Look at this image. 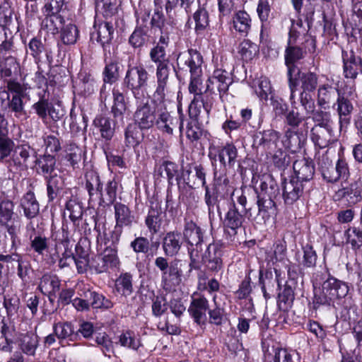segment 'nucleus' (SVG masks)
<instances>
[{"instance_id":"f03ea898","label":"nucleus","mask_w":362,"mask_h":362,"mask_svg":"<svg viewBox=\"0 0 362 362\" xmlns=\"http://www.w3.org/2000/svg\"><path fill=\"white\" fill-rule=\"evenodd\" d=\"M156 267L161 272V286L165 291L175 290L182 277V262L174 259L168 262L163 257H158L155 259Z\"/></svg>"},{"instance_id":"9d476101","label":"nucleus","mask_w":362,"mask_h":362,"mask_svg":"<svg viewBox=\"0 0 362 362\" xmlns=\"http://www.w3.org/2000/svg\"><path fill=\"white\" fill-rule=\"evenodd\" d=\"M215 82H218L217 90L219 92L220 97L221 98L223 94L228 91L229 86L231 83L228 73L222 69H216L213 74L209 77L205 90L211 95L215 94Z\"/></svg>"},{"instance_id":"c756f323","label":"nucleus","mask_w":362,"mask_h":362,"mask_svg":"<svg viewBox=\"0 0 362 362\" xmlns=\"http://www.w3.org/2000/svg\"><path fill=\"white\" fill-rule=\"evenodd\" d=\"M95 28L97 29V41L100 43L104 49H107L113 38L114 28L109 22H102Z\"/></svg>"},{"instance_id":"5fc2aeb1","label":"nucleus","mask_w":362,"mask_h":362,"mask_svg":"<svg viewBox=\"0 0 362 362\" xmlns=\"http://www.w3.org/2000/svg\"><path fill=\"white\" fill-rule=\"evenodd\" d=\"M54 333L59 339H65L73 336L74 330L69 322H58L53 327Z\"/></svg>"},{"instance_id":"052dcab7","label":"nucleus","mask_w":362,"mask_h":362,"mask_svg":"<svg viewBox=\"0 0 362 362\" xmlns=\"http://www.w3.org/2000/svg\"><path fill=\"white\" fill-rule=\"evenodd\" d=\"M4 305L8 315L13 316L18 312L20 305V299L15 294L11 296L7 295L4 297Z\"/></svg>"},{"instance_id":"5701e85b","label":"nucleus","mask_w":362,"mask_h":362,"mask_svg":"<svg viewBox=\"0 0 362 362\" xmlns=\"http://www.w3.org/2000/svg\"><path fill=\"white\" fill-rule=\"evenodd\" d=\"M293 168L296 176V179L300 182L308 181L313 177L315 168L311 160L302 158L293 163Z\"/></svg>"},{"instance_id":"bb28decb","label":"nucleus","mask_w":362,"mask_h":362,"mask_svg":"<svg viewBox=\"0 0 362 362\" xmlns=\"http://www.w3.org/2000/svg\"><path fill=\"white\" fill-rule=\"evenodd\" d=\"M21 206L26 218L31 219L36 217L40 212L39 203L33 192H28L21 199Z\"/></svg>"},{"instance_id":"a19ab883","label":"nucleus","mask_w":362,"mask_h":362,"mask_svg":"<svg viewBox=\"0 0 362 362\" xmlns=\"http://www.w3.org/2000/svg\"><path fill=\"white\" fill-rule=\"evenodd\" d=\"M258 52L259 48L257 45L249 40H244L240 43L238 47V52L242 59L245 62L252 60L257 54Z\"/></svg>"},{"instance_id":"a211bd4d","label":"nucleus","mask_w":362,"mask_h":362,"mask_svg":"<svg viewBox=\"0 0 362 362\" xmlns=\"http://www.w3.org/2000/svg\"><path fill=\"white\" fill-rule=\"evenodd\" d=\"M24 97L11 96L10 99L9 93H0V101L1 102V108L6 110L7 107L14 113V117L18 119L26 117V112L24 108L23 98Z\"/></svg>"},{"instance_id":"49530a36","label":"nucleus","mask_w":362,"mask_h":362,"mask_svg":"<svg viewBox=\"0 0 362 362\" xmlns=\"http://www.w3.org/2000/svg\"><path fill=\"white\" fill-rule=\"evenodd\" d=\"M37 344L38 337L33 333L25 334L21 339L22 351L28 355L33 356L35 354Z\"/></svg>"},{"instance_id":"37998d69","label":"nucleus","mask_w":362,"mask_h":362,"mask_svg":"<svg viewBox=\"0 0 362 362\" xmlns=\"http://www.w3.org/2000/svg\"><path fill=\"white\" fill-rule=\"evenodd\" d=\"M83 154L81 148L75 144H70L66 147L65 158L73 168H76L82 159Z\"/></svg>"},{"instance_id":"c03bdc74","label":"nucleus","mask_w":362,"mask_h":362,"mask_svg":"<svg viewBox=\"0 0 362 362\" xmlns=\"http://www.w3.org/2000/svg\"><path fill=\"white\" fill-rule=\"evenodd\" d=\"M307 32L308 25H305L301 19L292 21L289 32L288 44L294 43L300 37L305 35Z\"/></svg>"},{"instance_id":"72a5a7b5","label":"nucleus","mask_w":362,"mask_h":362,"mask_svg":"<svg viewBox=\"0 0 362 362\" xmlns=\"http://www.w3.org/2000/svg\"><path fill=\"white\" fill-rule=\"evenodd\" d=\"M233 23L236 31L247 35L251 28L252 20L246 11H238L233 17Z\"/></svg>"},{"instance_id":"8fccbe9b","label":"nucleus","mask_w":362,"mask_h":362,"mask_svg":"<svg viewBox=\"0 0 362 362\" xmlns=\"http://www.w3.org/2000/svg\"><path fill=\"white\" fill-rule=\"evenodd\" d=\"M78 37L77 27L71 23L65 25L61 31V38L65 45H74Z\"/></svg>"},{"instance_id":"7c9ffc66","label":"nucleus","mask_w":362,"mask_h":362,"mask_svg":"<svg viewBox=\"0 0 362 362\" xmlns=\"http://www.w3.org/2000/svg\"><path fill=\"white\" fill-rule=\"evenodd\" d=\"M113 105L111 108V112L115 118L123 119V116L127 111V105L125 102L124 96L120 92L118 88L112 89Z\"/></svg>"},{"instance_id":"3c124183","label":"nucleus","mask_w":362,"mask_h":362,"mask_svg":"<svg viewBox=\"0 0 362 362\" xmlns=\"http://www.w3.org/2000/svg\"><path fill=\"white\" fill-rule=\"evenodd\" d=\"M31 151L32 148L28 144L17 146L13 156V161L18 166L25 165Z\"/></svg>"},{"instance_id":"79ce46f5","label":"nucleus","mask_w":362,"mask_h":362,"mask_svg":"<svg viewBox=\"0 0 362 362\" xmlns=\"http://www.w3.org/2000/svg\"><path fill=\"white\" fill-rule=\"evenodd\" d=\"M267 359L268 362H294L291 353L281 347H273Z\"/></svg>"},{"instance_id":"7ed1b4c3","label":"nucleus","mask_w":362,"mask_h":362,"mask_svg":"<svg viewBox=\"0 0 362 362\" xmlns=\"http://www.w3.org/2000/svg\"><path fill=\"white\" fill-rule=\"evenodd\" d=\"M322 177L328 182H336L341 180L346 182L350 177V170L348 162L344 156L339 158L333 166L332 160L327 153L323 154L318 161Z\"/></svg>"},{"instance_id":"9b49d317","label":"nucleus","mask_w":362,"mask_h":362,"mask_svg":"<svg viewBox=\"0 0 362 362\" xmlns=\"http://www.w3.org/2000/svg\"><path fill=\"white\" fill-rule=\"evenodd\" d=\"M343 74L346 78L354 80L362 71V59L353 50L342 51Z\"/></svg>"},{"instance_id":"f704fd0d","label":"nucleus","mask_w":362,"mask_h":362,"mask_svg":"<svg viewBox=\"0 0 362 362\" xmlns=\"http://www.w3.org/2000/svg\"><path fill=\"white\" fill-rule=\"evenodd\" d=\"M60 281L55 275L44 274L40 280L38 288L45 295L55 293L59 289Z\"/></svg>"},{"instance_id":"13d9d810","label":"nucleus","mask_w":362,"mask_h":362,"mask_svg":"<svg viewBox=\"0 0 362 362\" xmlns=\"http://www.w3.org/2000/svg\"><path fill=\"white\" fill-rule=\"evenodd\" d=\"M95 342L100 347L104 355L107 356L113 351V343L106 333H99L95 337Z\"/></svg>"},{"instance_id":"864d4df0","label":"nucleus","mask_w":362,"mask_h":362,"mask_svg":"<svg viewBox=\"0 0 362 362\" xmlns=\"http://www.w3.org/2000/svg\"><path fill=\"white\" fill-rule=\"evenodd\" d=\"M256 93L262 100H268L271 95H273V90L270 81L266 77H261L259 81Z\"/></svg>"},{"instance_id":"bf43d9fd","label":"nucleus","mask_w":362,"mask_h":362,"mask_svg":"<svg viewBox=\"0 0 362 362\" xmlns=\"http://www.w3.org/2000/svg\"><path fill=\"white\" fill-rule=\"evenodd\" d=\"M104 81L108 83H112L116 81L119 77V66L115 62L107 64L104 71Z\"/></svg>"},{"instance_id":"cd10ccee","label":"nucleus","mask_w":362,"mask_h":362,"mask_svg":"<svg viewBox=\"0 0 362 362\" xmlns=\"http://www.w3.org/2000/svg\"><path fill=\"white\" fill-rule=\"evenodd\" d=\"M184 238L192 247H200L202 242L201 228L193 221L187 222L183 232Z\"/></svg>"},{"instance_id":"4468645a","label":"nucleus","mask_w":362,"mask_h":362,"mask_svg":"<svg viewBox=\"0 0 362 362\" xmlns=\"http://www.w3.org/2000/svg\"><path fill=\"white\" fill-rule=\"evenodd\" d=\"M214 98L210 93L205 91V95L194 96L189 105L190 118L197 119L203 108L209 115L214 105Z\"/></svg>"},{"instance_id":"dca6fc26","label":"nucleus","mask_w":362,"mask_h":362,"mask_svg":"<svg viewBox=\"0 0 362 362\" xmlns=\"http://www.w3.org/2000/svg\"><path fill=\"white\" fill-rule=\"evenodd\" d=\"M169 74L170 66L168 63H160L156 66L157 87L154 95L158 100H163L168 90Z\"/></svg>"},{"instance_id":"6e6d98bb","label":"nucleus","mask_w":362,"mask_h":362,"mask_svg":"<svg viewBox=\"0 0 362 362\" xmlns=\"http://www.w3.org/2000/svg\"><path fill=\"white\" fill-rule=\"evenodd\" d=\"M14 205L10 200H3L0 203V223H7L16 215L13 213Z\"/></svg>"},{"instance_id":"2f4dec72","label":"nucleus","mask_w":362,"mask_h":362,"mask_svg":"<svg viewBox=\"0 0 362 362\" xmlns=\"http://www.w3.org/2000/svg\"><path fill=\"white\" fill-rule=\"evenodd\" d=\"M304 52L298 47L291 45L288 46L285 52V63L288 68V76H293L295 71V63L303 57Z\"/></svg>"},{"instance_id":"ddd939ff","label":"nucleus","mask_w":362,"mask_h":362,"mask_svg":"<svg viewBox=\"0 0 362 362\" xmlns=\"http://www.w3.org/2000/svg\"><path fill=\"white\" fill-rule=\"evenodd\" d=\"M222 244L213 243L209 245L204 255L205 262L209 270L217 272L223 267V251Z\"/></svg>"},{"instance_id":"6e6552de","label":"nucleus","mask_w":362,"mask_h":362,"mask_svg":"<svg viewBox=\"0 0 362 362\" xmlns=\"http://www.w3.org/2000/svg\"><path fill=\"white\" fill-rule=\"evenodd\" d=\"M177 66L180 69L189 71L191 76H202L203 59L196 49H188L177 57Z\"/></svg>"},{"instance_id":"e2e57ef3","label":"nucleus","mask_w":362,"mask_h":362,"mask_svg":"<svg viewBox=\"0 0 362 362\" xmlns=\"http://www.w3.org/2000/svg\"><path fill=\"white\" fill-rule=\"evenodd\" d=\"M303 264L306 267H313L316 265L317 256L313 247L308 244L303 247Z\"/></svg>"},{"instance_id":"09e8293b","label":"nucleus","mask_w":362,"mask_h":362,"mask_svg":"<svg viewBox=\"0 0 362 362\" xmlns=\"http://www.w3.org/2000/svg\"><path fill=\"white\" fill-rule=\"evenodd\" d=\"M64 3L65 0H45V5L42 8L44 16L47 18L58 15Z\"/></svg>"},{"instance_id":"ea45409f","label":"nucleus","mask_w":362,"mask_h":362,"mask_svg":"<svg viewBox=\"0 0 362 362\" xmlns=\"http://www.w3.org/2000/svg\"><path fill=\"white\" fill-rule=\"evenodd\" d=\"M93 124L98 128L103 138L110 140L114 135L115 129L112 127L110 119L99 116L95 117Z\"/></svg>"},{"instance_id":"f3484780","label":"nucleus","mask_w":362,"mask_h":362,"mask_svg":"<svg viewBox=\"0 0 362 362\" xmlns=\"http://www.w3.org/2000/svg\"><path fill=\"white\" fill-rule=\"evenodd\" d=\"M311 139L316 146L323 148L337 140L332 127L314 126L311 129Z\"/></svg>"},{"instance_id":"c9c22d12","label":"nucleus","mask_w":362,"mask_h":362,"mask_svg":"<svg viewBox=\"0 0 362 362\" xmlns=\"http://www.w3.org/2000/svg\"><path fill=\"white\" fill-rule=\"evenodd\" d=\"M298 83L302 88V92L311 93L313 92L318 84V78L316 74L307 71L300 72L298 71Z\"/></svg>"},{"instance_id":"774afa93","label":"nucleus","mask_w":362,"mask_h":362,"mask_svg":"<svg viewBox=\"0 0 362 362\" xmlns=\"http://www.w3.org/2000/svg\"><path fill=\"white\" fill-rule=\"evenodd\" d=\"M14 147L13 141L8 135L0 136V160L7 158Z\"/></svg>"},{"instance_id":"2eb2a0df","label":"nucleus","mask_w":362,"mask_h":362,"mask_svg":"<svg viewBox=\"0 0 362 362\" xmlns=\"http://www.w3.org/2000/svg\"><path fill=\"white\" fill-rule=\"evenodd\" d=\"M209 309V301L203 296L197 298L192 297L188 312L194 322L201 325H204L206 320V312Z\"/></svg>"},{"instance_id":"0e129e2a","label":"nucleus","mask_w":362,"mask_h":362,"mask_svg":"<svg viewBox=\"0 0 362 362\" xmlns=\"http://www.w3.org/2000/svg\"><path fill=\"white\" fill-rule=\"evenodd\" d=\"M90 297L92 298L91 305L94 308H111L113 303L101 294L89 291Z\"/></svg>"},{"instance_id":"20e7f679","label":"nucleus","mask_w":362,"mask_h":362,"mask_svg":"<svg viewBox=\"0 0 362 362\" xmlns=\"http://www.w3.org/2000/svg\"><path fill=\"white\" fill-rule=\"evenodd\" d=\"M148 76L143 64L128 66L123 83L132 91L135 101H141L144 97H147L142 88L147 85Z\"/></svg>"},{"instance_id":"6ab92c4d","label":"nucleus","mask_w":362,"mask_h":362,"mask_svg":"<svg viewBox=\"0 0 362 362\" xmlns=\"http://www.w3.org/2000/svg\"><path fill=\"white\" fill-rule=\"evenodd\" d=\"M346 196L349 197V202L353 204L362 201V181L358 180L349 187L342 186L335 192L334 197L336 200H341Z\"/></svg>"},{"instance_id":"69168bd1","label":"nucleus","mask_w":362,"mask_h":362,"mask_svg":"<svg viewBox=\"0 0 362 362\" xmlns=\"http://www.w3.org/2000/svg\"><path fill=\"white\" fill-rule=\"evenodd\" d=\"M31 270V266L28 260L23 258L18 260L17 275L22 281V284L25 285L29 281V274Z\"/></svg>"},{"instance_id":"473e14b6","label":"nucleus","mask_w":362,"mask_h":362,"mask_svg":"<svg viewBox=\"0 0 362 362\" xmlns=\"http://www.w3.org/2000/svg\"><path fill=\"white\" fill-rule=\"evenodd\" d=\"M55 164L56 159L54 156L49 154L44 155L37 161L38 168L41 170V173L46 179L57 177L55 172Z\"/></svg>"},{"instance_id":"f257e3e1","label":"nucleus","mask_w":362,"mask_h":362,"mask_svg":"<svg viewBox=\"0 0 362 362\" xmlns=\"http://www.w3.org/2000/svg\"><path fill=\"white\" fill-rule=\"evenodd\" d=\"M315 288V302L320 305H329L336 299L345 298L349 291L348 284L335 277L328 269L317 272L313 276Z\"/></svg>"},{"instance_id":"0eeeda50","label":"nucleus","mask_w":362,"mask_h":362,"mask_svg":"<svg viewBox=\"0 0 362 362\" xmlns=\"http://www.w3.org/2000/svg\"><path fill=\"white\" fill-rule=\"evenodd\" d=\"M148 100V97H144L141 101H136V110L134 113V121L140 130L149 129L156 123V111L151 107Z\"/></svg>"},{"instance_id":"393cba45","label":"nucleus","mask_w":362,"mask_h":362,"mask_svg":"<svg viewBox=\"0 0 362 362\" xmlns=\"http://www.w3.org/2000/svg\"><path fill=\"white\" fill-rule=\"evenodd\" d=\"M85 179L86 189L90 198H93L94 195H99L100 198H102L103 183L98 173L93 170H88L85 174Z\"/></svg>"},{"instance_id":"4be33fe9","label":"nucleus","mask_w":362,"mask_h":362,"mask_svg":"<svg viewBox=\"0 0 362 362\" xmlns=\"http://www.w3.org/2000/svg\"><path fill=\"white\" fill-rule=\"evenodd\" d=\"M339 90L332 84L325 83L320 85L317 89V103L322 108L326 109L329 104L341 94Z\"/></svg>"},{"instance_id":"4c0bfd02","label":"nucleus","mask_w":362,"mask_h":362,"mask_svg":"<svg viewBox=\"0 0 362 362\" xmlns=\"http://www.w3.org/2000/svg\"><path fill=\"white\" fill-rule=\"evenodd\" d=\"M115 288L124 296H130L133 292L132 275L129 273L120 274L115 281Z\"/></svg>"},{"instance_id":"58836bf2","label":"nucleus","mask_w":362,"mask_h":362,"mask_svg":"<svg viewBox=\"0 0 362 362\" xmlns=\"http://www.w3.org/2000/svg\"><path fill=\"white\" fill-rule=\"evenodd\" d=\"M119 343L122 346L132 350H137L141 346L140 338L130 330L123 332L119 334Z\"/></svg>"},{"instance_id":"39448f33","label":"nucleus","mask_w":362,"mask_h":362,"mask_svg":"<svg viewBox=\"0 0 362 362\" xmlns=\"http://www.w3.org/2000/svg\"><path fill=\"white\" fill-rule=\"evenodd\" d=\"M29 226L33 231L29 235L30 250L42 257L46 255L47 262L52 264H55L59 257V244L55 243L53 247H51L49 239L42 234L37 233L32 223L28 226V228Z\"/></svg>"},{"instance_id":"338daca9","label":"nucleus","mask_w":362,"mask_h":362,"mask_svg":"<svg viewBox=\"0 0 362 362\" xmlns=\"http://www.w3.org/2000/svg\"><path fill=\"white\" fill-rule=\"evenodd\" d=\"M149 55L151 59L156 64V66L160 63H168V60L165 59V47L163 45H157L151 49Z\"/></svg>"},{"instance_id":"423d86ee","label":"nucleus","mask_w":362,"mask_h":362,"mask_svg":"<svg viewBox=\"0 0 362 362\" xmlns=\"http://www.w3.org/2000/svg\"><path fill=\"white\" fill-rule=\"evenodd\" d=\"M209 157L213 161H219L224 168H233L238 158V149L233 143L216 146L211 144L209 147Z\"/></svg>"},{"instance_id":"de8ad7c7","label":"nucleus","mask_w":362,"mask_h":362,"mask_svg":"<svg viewBox=\"0 0 362 362\" xmlns=\"http://www.w3.org/2000/svg\"><path fill=\"white\" fill-rule=\"evenodd\" d=\"M137 125L129 124L124 132L126 145L135 147L140 143V132Z\"/></svg>"},{"instance_id":"1a4fd4ad","label":"nucleus","mask_w":362,"mask_h":362,"mask_svg":"<svg viewBox=\"0 0 362 362\" xmlns=\"http://www.w3.org/2000/svg\"><path fill=\"white\" fill-rule=\"evenodd\" d=\"M332 107L337 111L339 116V128L341 130L350 124L354 105L351 101L344 93L338 94L336 102Z\"/></svg>"},{"instance_id":"a878e982","label":"nucleus","mask_w":362,"mask_h":362,"mask_svg":"<svg viewBox=\"0 0 362 362\" xmlns=\"http://www.w3.org/2000/svg\"><path fill=\"white\" fill-rule=\"evenodd\" d=\"M181 235L178 232H169L163 240V249L168 256L177 255L181 247Z\"/></svg>"},{"instance_id":"e433bc0d","label":"nucleus","mask_w":362,"mask_h":362,"mask_svg":"<svg viewBox=\"0 0 362 362\" xmlns=\"http://www.w3.org/2000/svg\"><path fill=\"white\" fill-rule=\"evenodd\" d=\"M114 208L117 226H130L133 221V216L129 208L122 203H116Z\"/></svg>"},{"instance_id":"aec40b11","label":"nucleus","mask_w":362,"mask_h":362,"mask_svg":"<svg viewBox=\"0 0 362 362\" xmlns=\"http://www.w3.org/2000/svg\"><path fill=\"white\" fill-rule=\"evenodd\" d=\"M145 223L152 235L157 233L162 223V209L158 202H152L145 219Z\"/></svg>"},{"instance_id":"603ef678","label":"nucleus","mask_w":362,"mask_h":362,"mask_svg":"<svg viewBox=\"0 0 362 362\" xmlns=\"http://www.w3.org/2000/svg\"><path fill=\"white\" fill-rule=\"evenodd\" d=\"M346 242L351 244L353 249L356 250L362 246V230L352 227L349 228L346 233Z\"/></svg>"},{"instance_id":"f8f14e48","label":"nucleus","mask_w":362,"mask_h":362,"mask_svg":"<svg viewBox=\"0 0 362 362\" xmlns=\"http://www.w3.org/2000/svg\"><path fill=\"white\" fill-rule=\"evenodd\" d=\"M245 218V216L243 215L233 204L225 215L223 220L225 233L230 236H235L238 233V230L243 227Z\"/></svg>"},{"instance_id":"412c9836","label":"nucleus","mask_w":362,"mask_h":362,"mask_svg":"<svg viewBox=\"0 0 362 362\" xmlns=\"http://www.w3.org/2000/svg\"><path fill=\"white\" fill-rule=\"evenodd\" d=\"M303 184L293 177L283 182V197L286 203L291 204L297 201L303 193Z\"/></svg>"},{"instance_id":"b1692460","label":"nucleus","mask_w":362,"mask_h":362,"mask_svg":"<svg viewBox=\"0 0 362 362\" xmlns=\"http://www.w3.org/2000/svg\"><path fill=\"white\" fill-rule=\"evenodd\" d=\"M178 175V165L171 161H163L156 168L154 173V177L157 180L166 179L170 185H173V179L177 178Z\"/></svg>"},{"instance_id":"c85d7f7f","label":"nucleus","mask_w":362,"mask_h":362,"mask_svg":"<svg viewBox=\"0 0 362 362\" xmlns=\"http://www.w3.org/2000/svg\"><path fill=\"white\" fill-rule=\"evenodd\" d=\"M175 120L177 121L168 111L163 110L160 111L158 116L156 115L155 124L163 134L172 135L175 126Z\"/></svg>"},{"instance_id":"680f3d73","label":"nucleus","mask_w":362,"mask_h":362,"mask_svg":"<svg viewBox=\"0 0 362 362\" xmlns=\"http://www.w3.org/2000/svg\"><path fill=\"white\" fill-rule=\"evenodd\" d=\"M100 256L104 259L108 269L115 268L119 265V260L115 249L106 248Z\"/></svg>"},{"instance_id":"a18cd8bd","label":"nucleus","mask_w":362,"mask_h":362,"mask_svg":"<svg viewBox=\"0 0 362 362\" xmlns=\"http://www.w3.org/2000/svg\"><path fill=\"white\" fill-rule=\"evenodd\" d=\"M279 139V134L277 132L273 129H268L263 132L259 141V145L262 146L265 149L272 150L276 148Z\"/></svg>"},{"instance_id":"4d7b16f0","label":"nucleus","mask_w":362,"mask_h":362,"mask_svg":"<svg viewBox=\"0 0 362 362\" xmlns=\"http://www.w3.org/2000/svg\"><path fill=\"white\" fill-rule=\"evenodd\" d=\"M313 119L315 122V126L322 127H332L333 121L331 113L323 110H317L313 112Z\"/></svg>"}]
</instances>
